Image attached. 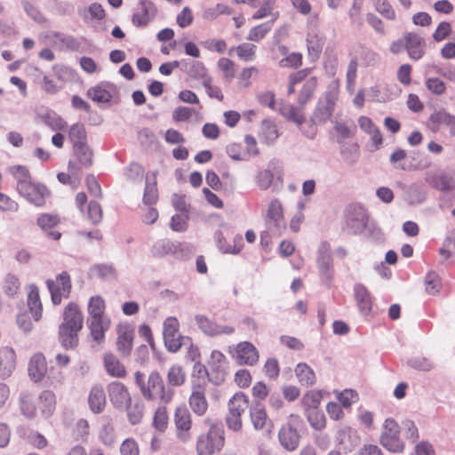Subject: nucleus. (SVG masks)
<instances>
[{"mask_svg": "<svg viewBox=\"0 0 455 455\" xmlns=\"http://www.w3.org/2000/svg\"><path fill=\"white\" fill-rule=\"evenodd\" d=\"M82 329H76L74 327H68L60 325L59 327V340L61 345L66 348H74L78 344V332Z\"/></svg>", "mask_w": 455, "mask_h": 455, "instance_id": "nucleus-33", "label": "nucleus"}, {"mask_svg": "<svg viewBox=\"0 0 455 455\" xmlns=\"http://www.w3.org/2000/svg\"><path fill=\"white\" fill-rule=\"evenodd\" d=\"M323 395L322 392L318 390H310L304 395L301 403L305 411L318 409L321 404Z\"/></svg>", "mask_w": 455, "mask_h": 455, "instance_id": "nucleus-52", "label": "nucleus"}, {"mask_svg": "<svg viewBox=\"0 0 455 455\" xmlns=\"http://www.w3.org/2000/svg\"><path fill=\"white\" fill-rule=\"evenodd\" d=\"M135 383L142 396L148 401L160 399L164 403H170L175 394L174 389L166 387L162 375L157 371H152L146 380L144 373L136 371Z\"/></svg>", "mask_w": 455, "mask_h": 455, "instance_id": "nucleus-1", "label": "nucleus"}, {"mask_svg": "<svg viewBox=\"0 0 455 455\" xmlns=\"http://www.w3.org/2000/svg\"><path fill=\"white\" fill-rule=\"evenodd\" d=\"M336 440L345 452H350L360 443V437L355 430L349 427L338 430Z\"/></svg>", "mask_w": 455, "mask_h": 455, "instance_id": "nucleus-22", "label": "nucleus"}, {"mask_svg": "<svg viewBox=\"0 0 455 455\" xmlns=\"http://www.w3.org/2000/svg\"><path fill=\"white\" fill-rule=\"evenodd\" d=\"M105 311V301L100 296H93L88 303V318H103Z\"/></svg>", "mask_w": 455, "mask_h": 455, "instance_id": "nucleus-49", "label": "nucleus"}, {"mask_svg": "<svg viewBox=\"0 0 455 455\" xmlns=\"http://www.w3.org/2000/svg\"><path fill=\"white\" fill-rule=\"evenodd\" d=\"M158 199V190L156 188V175L146 177V187L143 195V203L148 205H152L156 203Z\"/></svg>", "mask_w": 455, "mask_h": 455, "instance_id": "nucleus-45", "label": "nucleus"}, {"mask_svg": "<svg viewBox=\"0 0 455 455\" xmlns=\"http://www.w3.org/2000/svg\"><path fill=\"white\" fill-rule=\"evenodd\" d=\"M88 403L93 413H100L106 405V395L100 386L93 387L89 394Z\"/></svg>", "mask_w": 455, "mask_h": 455, "instance_id": "nucleus-35", "label": "nucleus"}, {"mask_svg": "<svg viewBox=\"0 0 455 455\" xmlns=\"http://www.w3.org/2000/svg\"><path fill=\"white\" fill-rule=\"evenodd\" d=\"M99 438L100 442L108 446L111 447L116 443V435H115V428L111 422L108 421L105 423L100 433H99Z\"/></svg>", "mask_w": 455, "mask_h": 455, "instance_id": "nucleus-59", "label": "nucleus"}, {"mask_svg": "<svg viewBox=\"0 0 455 455\" xmlns=\"http://www.w3.org/2000/svg\"><path fill=\"white\" fill-rule=\"evenodd\" d=\"M89 275L102 281H113L117 277V271L113 263H99L90 267Z\"/></svg>", "mask_w": 455, "mask_h": 455, "instance_id": "nucleus-29", "label": "nucleus"}, {"mask_svg": "<svg viewBox=\"0 0 455 455\" xmlns=\"http://www.w3.org/2000/svg\"><path fill=\"white\" fill-rule=\"evenodd\" d=\"M87 323L92 339L100 343L105 339V331L109 328V320L103 318H88Z\"/></svg>", "mask_w": 455, "mask_h": 455, "instance_id": "nucleus-32", "label": "nucleus"}, {"mask_svg": "<svg viewBox=\"0 0 455 455\" xmlns=\"http://www.w3.org/2000/svg\"><path fill=\"white\" fill-rule=\"evenodd\" d=\"M174 421L179 431L178 437L182 442L189 439L188 430L191 427L190 413L186 406L177 407L174 414Z\"/></svg>", "mask_w": 455, "mask_h": 455, "instance_id": "nucleus-21", "label": "nucleus"}, {"mask_svg": "<svg viewBox=\"0 0 455 455\" xmlns=\"http://www.w3.org/2000/svg\"><path fill=\"white\" fill-rule=\"evenodd\" d=\"M279 111L283 116L297 124H301L305 122L304 116L291 104H282Z\"/></svg>", "mask_w": 455, "mask_h": 455, "instance_id": "nucleus-53", "label": "nucleus"}, {"mask_svg": "<svg viewBox=\"0 0 455 455\" xmlns=\"http://www.w3.org/2000/svg\"><path fill=\"white\" fill-rule=\"evenodd\" d=\"M425 181L434 189L444 193H455V177L452 172L435 169L425 174Z\"/></svg>", "mask_w": 455, "mask_h": 455, "instance_id": "nucleus-6", "label": "nucleus"}, {"mask_svg": "<svg viewBox=\"0 0 455 455\" xmlns=\"http://www.w3.org/2000/svg\"><path fill=\"white\" fill-rule=\"evenodd\" d=\"M225 437L222 426L212 425L207 434L201 435L197 439L196 451L198 455H212L224 446Z\"/></svg>", "mask_w": 455, "mask_h": 455, "instance_id": "nucleus-3", "label": "nucleus"}, {"mask_svg": "<svg viewBox=\"0 0 455 455\" xmlns=\"http://www.w3.org/2000/svg\"><path fill=\"white\" fill-rule=\"evenodd\" d=\"M28 306L35 321H38L42 316V303L40 301L39 291L36 285L31 284L28 295Z\"/></svg>", "mask_w": 455, "mask_h": 455, "instance_id": "nucleus-37", "label": "nucleus"}, {"mask_svg": "<svg viewBox=\"0 0 455 455\" xmlns=\"http://www.w3.org/2000/svg\"><path fill=\"white\" fill-rule=\"evenodd\" d=\"M198 328L207 336H217L221 334H232L235 328L228 325H219L213 320L204 315L195 316Z\"/></svg>", "mask_w": 455, "mask_h": 455, "instance_id": "nucleus-18", "label": "nucleus"}, {"mask_svg": "<svg viewBox=\"0 0 455 455\" xmlns=\"http://www.w3.org/2000/svg\"><path fill=\"white\" fill-rule=\"evenodd\" d=\"M55 395L50 390L43 391L38 397V407L44 417H50L55 409Z\"/></svg>", "mask_w": 455, "mask_h": 455, "instance_id": "nucleus-40", "label": "nucleus"}, {"mask_svg": "<svg viewBox=\"0 0 455 455\" xmlns=\"http://www.w3.org/2000/svg\"><path fill=\"white\" fill-rule=\"evenodd\" d=\"M379 443L390 452L401 453L403 451L405 444L400 437V427L394 419H385L379 435Z\"/></svg>", "mask_w": 455, "mask_h": 455, "instance_id": "nucleus-4", "label": "nucleus"}, {"mask_svg": "<svg viewBox=\"0 0 455 455\" xmlns=\"http://www.w3.org/2000/svg\"><path fill=\"white\" fill-rule=\"evenodd\" d=\"M338 100V93L334 91L327 92L323 99H320L311 116V121L315 124L326 123L334 111V107Z\"/></svg>", "mask_w": 455, "mask_h": 455, "instance_id": "nucleus-9", "label": "nucleus"}, {"mask_svg": "<svg viewBox=\"0 0 455 455\" xmlns=\"http://www.w3.org/2000/svg\"><path fill=\"white\" fill-rule=\"evenodd\" d=\"M295 374L302 386H312L315 383L316 378L314 371L306 363H299L295 368Z\"/></svg>", "mask_w": 455, "mask_h": 455, "instance_id": "nucleus-41", "label": "nucleus"}, {"mask_svg": "<svg viewBox=\"0 0 455 455\" xmlns=\"http://www.w3.org/2000/svg\"><path fill=\"white\" fill-rule=\"evenodd\" d=\"M274 20H269L259 24L258 26L253 27L248 36L247 39L251 42H259L262 40L266 35L271 30L273 27Z\"/></svg>", "mask_w": 455, "mask_h": 455, "instance_id": "nucleus-51", "label": "nucleus"}, {"mask_svg": "<svg viewBox=\"0 0 455 455\" xmlns=\"http://www.w3.org/2000/svg\"><path fill=\"white\" fill-rule=\"evenodd\" d=\"M87 219L94 225H98L102 220V209L96 201H90L87 205Z\"/></svg>", "mask_w": 455, "mask_h": 455, "instance_id": "nucleus-64", "label": "nucleus"}, {"mask_svg": "<svg viewBox=\"0 0 455 455\" xmlns=\"http://www.w3.org/2000/svg\"><path fill=\"white\" fill-rule=\"evenodd\" d=\"M235 50L237 56L244 61H252L255 59L256 45L249 43H243L229 50V54Z\"/></svg>", "mask_w": 455, "mask_h": 455, "instance_id": "nucleus-54", "label": "nucleus"}, {"mask_svg": "<svg viewBox=\"0 0 455 455\" xmlns=\"http://www.w3.org/2000/svg\"><path fill=\"white\" fill-rule=\"evenodd\" d=\"M283 167L279 160H270L266 168L257 172L255 182L261 190L268 189L274 182V180L282 181Z\"/></svg>", "mask_w": 455, "mask_h": 455, "instance_id": "nucleus-10", "label": "nucleus"}, {"mask_svg": "<svg viewBox=\"0 0 455 455\" xmlns=\"http://www.w3.org/2000/svg\"><path fill=\"white\" fill-rule=\"evenodd\" d=\"M250 418L253 428L257 431H262L266 436H270L274 424L268 418L265 406L257 402L250 407Z\"/></svg>", "mask_w": 455, "mask_h": 455, "instance_id": "nucleus-13", "label": "nucleus"}, {"mask_svg": "<svg viewBox=\"0 0 455 455\" xmlns=\"http://www.w3.org/2000/svg\"><path fill=\"white\" fill-rule=\"evenodd\" d=\"M9 172L15 179L17 185L16 190L17 192L28 183L31 182V175L28 169L24 165H13L9 167Z\"/></svg>", "mask_w": 455, "mask_h": 455, "instance_id": "nucleus-43", "label": "nucleus"}, {"mask_svg": "<svg viewBox=\"0 0 455 455\" xmlns=\"http://www.w3.org/2000/svg\"><path fill=\"white\" fill-rule=\"evenodd\" d=\"M68 136L73 146L87 143L86 131L82 124L76 123L73 124L70 127Z\"/></svg>", "mask_w": 455, "mask_h": 455, "instance_id": "nucleus-58", "label": "nucleus"}, {"mask_svg": "<svg viewBox=\"0 0 455 455\" xmlns=\"http://www.w3.org/2000/svg\"><path fill=\"white\" fill-rule=\"evenodd\" d=\"M368 216L363 205L349 204L344 212L343 231L349 235H359L367 227Z\"/></svg>", "mask_w": 455, "mask_h": 455, "instance_id": "nucleus-2", "label": "nucleus"}, {"mask_svg": "<svg viewBox=\"0 0 455 455\" xmlns=\"http://www.w3.org/2000/svg\"><path fill=\"white\" fill-rule=\"evenodd\" d=\"M124 174L127 180L136 182L141 180L144 170L140 164L132 163L124 169Z\"/></svg>", "mask_w": 455, "mask_h": 455, "instance_id": "nucleus-63", "label": "nucleus"}, {"mask_svg": "<svg viewBox=\"0 0 455 455\" xmlns=\"http://www.w3.org/2000/svg\"><path fill=\"white\" fill-rule=\"evenodd\" d=\"M427 125L433 132H437L442 126H446L450 135L455 136V116L443 109L434 112L429 116Z\"/></svg>", "mask_w": 455, "mask_h": 455, "instance_id": "nucleus-17", "label": "nucleus"}, {"mask_svg": "<svg viewBox=\"0 0 455 455\" xmlns=\"http://www.w3.org/2000/svg\"><path fill=\"white\" fill-rule=\"evenodd\" d=\"M46 286L51 294L52 301L54 305H59L61 302V298H68L71 291V281L68 272L63 271L56 276V282L48 279Z\"/></svg>", "mask_w": 455, "mask_h": 455, "instance_id": "nucleus-11", "label": "nucleus"}, {"mask_svg": "<svg viewBox=\"0 0 455 455\" xmlns=\"http://www.w3.org/2000/svg\"><path fill=\"white\" fill-rule=\"evenodd\" d=\"M363 0H354L351 8L348 11V16L351 23L356 26H362L363 19L362 16V7Z\"/></svg>", "mask_w": 455, "mask_h": 455, "instance_id": "nucleus-62", "label": "nucleus"}, {"mask_svg": "<svg viewBox=\"0 0 455 455\" xmlns=\"http://www.w3.org/2000/svg\"><path fill=\"white\" fill-rule=\"evenodd\" d=\"M214 239L217 247L223 253L238 254L242 250L243 237L241 235H237L234 238V246L227 243L226 238L221 230H217L214 233Z\"/></svg>", "mask_w": 455, "mask_h": 455, "instance_id": "nucleus-30", "label": "nucleus"}, {"mask_svg": "<svg viewBox=\"0 0 455 455\" xmlns=\"http://www.w3.org/2000/svg\"><path fill=\"white\" fill-rule=\"evenodd\" d=\"M116 93V86L108 82H101L87 91V96L97 103H108Z\"/></svg>", "mask_w": 455, "mask_h": 455, "instance_id": "nucleus-20", "label": "nucleus"}, {"mask_svg": "<svg viewBox=\"0 0 455 455\" xmlns=\"http://www.w3.org/2000/svg\"><path fill=\"white\" fill-rule=\"evenodd\" d=\"M84 323L83 314L76 303L70 302L64 308L63 323L60 325L82 329Z\"/></svg>", "mask_w": 455, "mask_h": 455, "instance_id": "nucleus-24", "label": "nucleus"}, {"mask_svg": "<svg viewBox=\"0 0 455 455\" xmlns=\"http://www.w3.org/2000/svg\"><path fill=\"white\" fill-rule=\"evenodd\" d=\"M52 42L60 50L78 51L81 44L74 36L61 32H55L52 35Z\"/></svg>", "mask_w": 455, "mask_h": 455, "instance_id": "nucleus-39", "label": "nucleus"}, {"mask_svg": "<svg viewBox=\"0 0 455 455\" xmlns=\"http://www.w3.org/2000/svg\"><path fill=\"white\" fill-rule=\"evenodd\" d=\"M426 291L430 295H435L442 287L439 275L435 271H429L425 277Z\"/></svg>", "mask_w": 455, "mask_h": 455, "instance_id": "nucleus-57", "label": "nucleus"}, {"mask_svg": "<svg viewBox=\"0 0 455 455\" xmlns=\"http://www.w3.org/2000/svg\"><path fill=\"white\" fill-rule=\"evenodd\" d=\"M316 84L317 81L315 77H310L306 81L298 96V103L299 105H305L312 98Z\"/></svg>", "mask_w": 455, "mask_h": 455, "instance_id": "nucleus-56", "label": "nucleus"}, {"mask_svg": "<svg viewBox=\"0 0 455 455\" xmlns=\"http://www.w3.org/2000/svg\"><path fill=\"white\" fill-rule=\"evenodd\" d=\"M179 321L175 317H167L164 322L163 335L168 351L175 353L188 340L179 332Z\"/></svg>", "mask_w": 455, "mask_h": 455, "instance_id": "nucleus-7", "label": "nucleus"}, {"mask_svg": "<svg viewBox=\"0 0 455 455\" xmlns=\"http://www.w3.org/2000/svg\"><path fill=\"white\" fill-rule=\"evenodd\" d=\"M47 371V364L43 354L37 353L34 355L28 363V374L35 382L43 379Z\"/></svg>", "mask_w": 455, "mask_h": 455, "instance_id": "nucleus-28", "label": "nucleus"}, {"mask_svg": "<svg viewBox=\"0 0 455 455\" xmlns=\"http://www.w3.org/2000/svg\"><path fill=\"white\" fill-rule=\"evenodd\" d=\"M157 12L155 4L150 0H140L135 7L132 22L137 28L146 27L154 19Z\"/></svg>", "mask_w": 455, "mask_h": 455, "instance_id": "nucleus-15", "label": "nucleus"}, {"mask_svg": "<svg viewBox=\"0 0 455 455\" xmlns=\"http://www.w3.org/2000/svg\"><path fill=\"white\" fill-rule=\"evenodd\" d=\"M404 40L410 58L415 60L421 59L424 55V39L415 33H408L405 35Z\"/></svg>", "mask_w": 455, "mask_h": 455, "instance_id": "nucleus-25", "label": "nucleus"}, {"mask_svg": "<svg viewBox=\"0 0 455 455\" xmlns=\"http://www.w3.org/2000/svg\"><path fill=\"white\" fill-rule=\"evenodd\" d=\"M73 148L76 159L82 165L88 168L92 164V150L87 143L75 145Z\"/></svg>", "mask_w": 455, "mask_h": 455, "instance_id": "nucleus-47", "label": "nucleus"}, {"mask_svg": "<svg viewBox=\"0 0 455 455\" xmlns=\"http://www.w3.org/2000/svg\"><path fill=\"white\" fill-rule=\"evenodd\" d=\"M305 415L310 426L315 430H322L325 427L326 419L323 412L319 409L305 411Z\"/></svg>", "mask_w": 455, "mask_h": 455, "instance_id": "nucleus-50", "label": "nucleus"}, {"mask_svg": "<svg viewBox=\"0 0 455 455\" xmlns=\"http://www.w3.org/2000/svg\"><path fill=\"white\" fill-rule=\"evenodd\" d=\"M104 364L107 372L115 378H124L126 374L124 366L112 354L104 356Z\"/></svg>", "mask_w": 455, "mask_h": 455, "instance_id": "nucleus-42", "label": "nucleus"}, {"mask_svg": "<svg viewBox=\"0 0 455 455\" xmlns=\"http://www.w3.org/2000/svg\"><path fill=\"white\" fill-rule=\"evenodd\" d=\"M281 445L288 450H295L299 443V435L297 430L290 424L283 426L278 433Z\"/></svg>", "mask_w": 455, "mask_h": 455, "instance_id": "nucleus-27", "label": "nucleus"}, {"mask_svg": "<svg viewBox=\"0 0 455 455\" xmlns=\"http://www.w3.org/2000/svg\"><path fill=\"white\" fill-rule=\"evenodd\" d=\"M316 263L321 279L326 284L331 283L334 275L333 259L331 244L326 241L322 242L318 247Z\"/></svg>", "mask_w": 455, "mask_h": 455, "instance_id": "nucleus-8", "label": "nucleus"}, {"mask_svg": "<svg viewBox=\"0 0 455 455\" xmlns=\"http://www.w3.org/2000/svg\"><path fill=\"white\" fill-rule=\"evenodd\" d=\"M189 251V244L173 242L169 239H159L156 241L150 249L151 255L155 258H164L166 255H172L180 259L185 258Z\"/></svg>", "mask_w": 455, "mask_h": 455, "instance_id": "nucleus-5", "label": "nucleus"}, {"mask_svg": "<svg viewBox=\"0 0 455 455\" xmlns=\"http://www.w3.org/2000/svg\"><path fill=\"white\" fill-rule=\"evenodd\" d=\"M249 400L247 395L242 392L235 393L228 402V412L242 416V413L248 408Z\"/></svg>", "mask_w": 455, "mask_h": 455, "instance_id": "nucleus-44", "label": "nucleus"}, {"mask_svg": "<svg viewBox=\"0 0 455 455\" xmlns=\"http://www.w3.org/2000/svg\"><path fill=\"white\" fill-rule=\"evenodd\" d=\"M19 401L21 413L28 419H34L36 416L37 407L33 395L28 391H22Z\"/></svg>", "mask_w": 455, "mask_h": 455, "instance_id": "nucleus-38", "label": "nucleus"}, {"mask_svg": "<svg viewBox=\"0 0 455 455\" xmlns=\"http://www.w3.org/2000/svg\"><path fill=\"white\" fill-rule=\"evenodd\" d=\"M189 405L192 411L199 415H204L208 408V403L206 401L204 392L200 386L193 388L192 394L189 397Z\"/></svg>", "mask_w": 455, "mask_h": 455, "instance_id": "nucleus-34", "label": "nucleus"}, {"mask_svg": "<svg viewBox=\"0 0 455 455\" xmlns=\"http://www.w3.org/2000/svg\"><path fill=\"white\" fill-rule=\"evenodd\" d=\"M354 295L360 313L363 315H369L372 309V299L368 289L362 283H355Z\"/></svg>", "mask_w": 455, "mask_h": 455, "instance_id": "nucleus-23", "label": "nucleus"}, {"mask_svg": "<svg viewBox=\"0 0 455 455\" xmlns=\"http://www.w3.org/2000/svg\"><path fill=\"white\" fill-rule=\"evenodd\" d=\"M132 340H133V330L125 327L124 329L118 330V338L116 341V346L118 351L121 353L123 356H128L132 351Z\"/></svg>", "mask_w": 455, "mask_h": 455, "instance_id": "nucleus-36", "label": "nucleus"}, {"mask_svg": "<svg viewBox=\"0 0 455 455\" xmlns=\"http://www.w3.org/2000/svg\"><path fill=\"white\" fill-rule=\"evenodd\" d=\"M408 365L415 370L429 371L434 368V363L429 358L423 356H413L407 362Z\"/></svg>", "mask_w": 455, "mask_h": 455, "instance_id": "nucleus-61", "label": "nucleus"}, {"mask_svg": "<svg viewBox=\"0 0 455 455\" xmlns=\"http://www.w3.org/2000/svg\"><path fill=\"white\" fill-rule=\"evenodd\" d=\"M186 380V374L180 365H172L169 368L167 372V384L166 387L170 388L180 387Z\"/></svg>", "mask_w": 455, "mask_h": 455, "instance_id": "nucleus-46", "label": "nucleus"}, {"mask_svg": "<svg viewBox=\"0 0 455 455\" xmlns=\"http://www.w3.org/2000/svg\"><path fill=\"white\" fill-rule=\"evenodd\" d=\"M231 353L236 363L240 365L252 366L259 361V352L255 346L249 341L238 343Z\"/></svg>", "mask_w": 455, "mask_h": 455, "instance_id": "nucleus-16", "label": "nucleus"}, {"mask_svg": "<svg viewBox=\"0 0 455 455\" xmlns=\"http://www.w3.org/2000/svg\"><path fill=\"white\" fill-rule=\"evenodd\" d=\"M16 355L12 348L4 347L0 349V378L11 376L15 369Z\"/></svg>", "mask_w": 455, "mask_h": 455, "instance_id": "nucleus-26", "label": "nucleus"}, {"mask_svg": "<svg viewBox=\"0 0 455 455\" xmlns=\"http://www.w3.org/2000/svg\"><path fill=\"white\" fill-rule=\"evenodd\" d=\"M227 358L219 350H213L208 362V380L213 385L220 386L225 380Z\"/></svg>", "mask_w": 455, "mask_h": 455, "instance_id": "nucleus-12", "label": "nucleus"}, {"mask_svg": "<svg viewBox=\"0 0 455 455\" xmlns=\"http://www.w3.org/2000/svg\"><path fill=\"white\" fill-rule=\"evenodd\" d=\"M308 55L313 60L318 59L323 47V42L316 34H308L307 37Z\"/></svg>", "mask_w": 455, "mask_h": 455, "instance_id": "nucleus-48", "label": "nucleus"}, {"mask_svg": "<svg viewBox=\"0 0 455 455\" xmlns=\"http://www.w3.org/2000/svg\"><path fill=\"white\" fill-rule=\"evenodd\" d=\"M109 400L115 408L123 409L132 402L127 387L121 382L113 381L108 385Z\"/></svg>", "mask_w": 455, "mask_h": 455, "instance_id": "nucleus-19", "label": "nucleus"}, {"mask_svg": "<svg viewBox=\"0 0 455 455\" xmlns=\"http://www.w3.org/2000/svg\"><path fill=\"white\" fill-rule=\"evenodd\" d=\"M127 411V417L131 424H139L143 417L144 405L140 402H135L133 404L129 403L127 406H124Z\"/></svg>", "mask_w": 455, "mask_h": 455, "instance_id": "nucleus-55", "label": "nucleus"}, {"mask_svg": "<svg viewBox=\"0 0 455 455\" xmlns=\"http://www.w3.org/2000/svg\"><path fill=\"white\" fill-rule=\"evenodd\" d=\"M260 133L267 144H271L275 141L279 136L276 125L267 120H264L262 123Z\"/></svg>", "mask_w": 455, "mask_h": 455, "instance_id": "nucleus-60", "label": "nucleus"}, {"mask_svg": "<svg viewBox=\"0 0 455 455\" xmlns=\"http://www.w3.org/2000/svg\"><path fill=\"white\" fill-rule=\"evenodd\" d=\"M427 198V188L421 182H415L406 188L405 200L411 205L420 204Z\"/></svg>", "mask_w": 455, "mask_h": 455, "instance_id": "nucleus-31", "label": "nucleus"}, {"mask_svg": "<svg viewBox=\"0 0 455 455\" xmlns=\"http://www.w3.org/2000/svg\"><path fill=\"white\" fill-rule=\"evenodd\" d=\"M19 195L25 198L28 203L36 207H42L45 204V199L50 196V190L40 182H28L23 189L18 191Z\"/></svg>", "mask_w": 455, "mask_h": 455, "instance_id": "nucleus-14", "label": "nucleus"}]
</instances>
